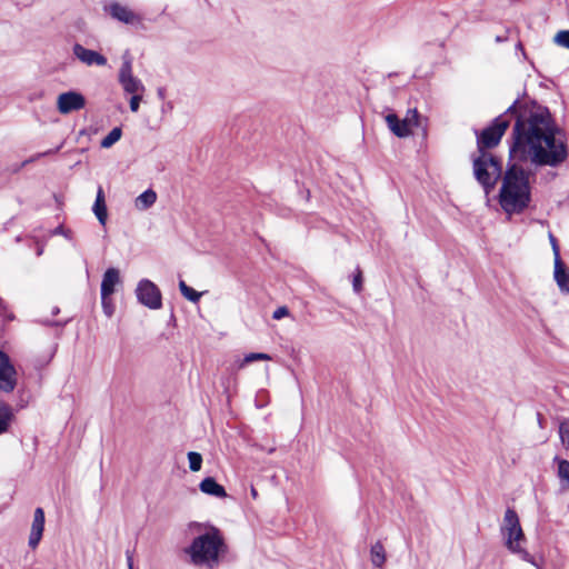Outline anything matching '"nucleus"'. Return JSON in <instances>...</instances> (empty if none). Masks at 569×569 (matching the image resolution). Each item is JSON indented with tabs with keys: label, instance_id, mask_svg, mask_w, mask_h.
I'll list each match as a JSON object with an SVG mask.
<instances>
[{
	"label": "nucleus",
	"instance_id": "nucleus-1",
	"mask_svg": "<svg viewBox=\"0 0 569 569\" xmlns=\"http://www.w3.org/2000/svg\"><path fill=\"white\" fill-rule=\"evenodd\" d=\"M512 119H516V122L509 150L511 159L552 168L567 159L568 150L560 129L548 108L536 102L519 106L515 102L498 116L492 124L478 136L479 151L496 147Z\"/></svg>",
	"mask_w": 569,
	"mask_h": 569
},
{
	"label": "nucleus",
	"instance_id": "nucleus-2",
	"mask_svg": "<svg viewBox=\"0 0 569 569\" xmlns=\"http://www.w3.org/2000/svg\"><path fill=\"white\" fill-rule=\"evenodd\" d=\"M529 172L517 164L510 166L505 172L499 191V204L507 214L521 213L529 206Z\"/></svg>",
	"mask_w": 569,
	"mask_h": 569
},
{
	"label": "nucleus",
	"instance_id": "nucleus-3",
	"mask_svg": "<svg viewBox=\"0 0 569 569\" xmlns=\"http://www.w3.org/2000/svg\"><path fill=\"white\" fill-rule=\"evenodd\" d=\"M192 529L200 532L187 549L194 566L212 569L218 566L220 555L224 552L226 545L220 530L208 523H193Z\"/></svg>",
	"mask_w": 569,
	"mask_h": 569
},
{
	"label": "nucleus",
	"instance_id": "nucleus-4",
	"mask_svg": "<svg viewBox=\"0 0 569 569\" xmlns=\"http://www.w3.org/2000/svg\"><path fill=\"white\" fill-rule=\"evenodd\" d=\"M500 532L505 546L510 552L518 555L523 561L532 562V557L522 547L526 537L520 526L519 517L513 509L509 508L506 510Z\"/></svg>",
	"mask_w": 569,
	"mask_h": 569
},
{
	"label": "nucleus",
	"instance_id": "nucleus-5",
	"mask_svg": "<svg viewBox=\"0 0 569 569\" xmlns=\"http://www.w3.org/2000/svg\"><path fill=\"white\" fill-rule=\"evenodd\" d=\"M479 152V157L473 160V173L478 182L485 188L486 193H488L501 174V166L489 152Z\"/></svg>",
	"mask_w": 569,
	"mask_h": 569
},
{
	"label": "nucleus",
	"instance_id": "nucleus-6",
	"mask_svg": "<svg viewBox=\"0 0 569 569\" xmlns=\"http://www.w3.org/2000/svg\"><path fill=\"white\" fill-rule=\"evenodd\" d=\"M385 120L390 131L399 138L413 134L415 129H420L423 134L427 132V119L421 118L416 108L409 109L402 120L395 113L387 114Z\"/></svg>",
	"mask_w": 569,
	"mask_h": 569
},
{
	"label": "nucleus",
	"instance_id": "nucleus-7",
	"mask_svg": "<svg viewBox=\"0 0 569 569\" xmlns=\"http://www.w3.org/2000/svg\"><path fill=\"white\" fill-rule=\"evenodd\" d=\"M118 81L122 90L128 94L144 93L146 87L142 81L133 74L132 58L129 53L122 56V63L119 69Z\"/></svg>",
	"mask_w": 569,
	"mask_h": 569
},
{
	"label": "nucleus",
	"instance_id": "nucleus-8",
	"mask_svg": "<svg viewBox=\"0 0 569 569\" xmlns=\"http://www.w3.org/2000/svg\"><path fill=\"white\" fill-rule=\"evenodd\" d=\"M136 296L138 301L149 309L158 310L162 306L159 288L148 279H142L138 282Z\"/></svg>",
	"mask_w": 569,
	"mask_h": 569
},
{
	"label": "nucleus",
	"instance_id": "nucleus-9",
	"mask_svg": "<svg viewBox=\"0 0 569 569\" xmlns=\"http://www.w3.org/2000/svg\"><path fill=\"white\" fill-rule=\"evenodd\" d=\"M86 106V98L78 91L62 92L57 98V109L61 114L79 111Z\"/></svg>",
	"mask_w": 569,
	"mask_h": 569
},
{
	"label": "nucleus",
	"instance_id": "nucleus-10",
	"mask_svg": "<svg viewBox=\"0 0 569 569\" xmlns=\"http://www.w3.org/2000/svg\"><path fill=\"white\" fill-rule=\"evenodd\" d=\"M17 386V371L11 365L9 357L0 351V390L12 392Z\"/></svg>",
	"mask_w": 569,
	"mask_h": 569
},
{
	"label": "nucleus",
	"instance_id": "nucleus-11",
	"mask_svg": "<svg viewBox=\"0 0 569 569\" xmlns=\"http://www.w3.org/2000/svg\"><path fill=\"white\" fill-rule=\"evenodd\" d=\"M107 10L113 19L126 24H138L142 20L141 17L129 7L122 6L118 2L111 3Z\"/></svg>",
	"mask_w": 569,
	"mask_h": 569
},
{
	"label": "nucleus",
	"instance_id": "nucleus-12",
	"mask_svg": "<svg viewBox=\"0 0 569 569\" xmlns=\"http://www.w3.org/2000/svg\"><path fill=\"white\" fill-rule=\"evenodd\" d=\"M43 530H44V511L42 508L39 507L34 510L33 520L31 523L30 535H29V539H28V545L32 550H34L39 546V543L42 539Z\"/></svg>",
	"mask_w": 569,
	"mask_h": 569
},
{
	"label": "nucleus",
	"instance_id": "nucleus-13",
	"mask_svg": "<svg viewBox=\"0 0 569 569\" xmlns=\"http://www.w3.org/2000/svg\"><path fill=\"white\" fill-rule=\"evenodd\" d=\"M73 54L79 59L82 63L87 66H106L107 59L101 53L87 49L83 46L77 43L73 46Z\"/></svg>",
	"mask_w": 569,
	"mask_h": 569
},
{
	"label": "nucleus",
	"instance_id": "nucleus-14",
	"mask_svg": "<svg viewBox=\"0 0 569 569\" xmlns=\"http://www.w3.org/2000/svg\"><path fill=\"white\" fill-rule=\"evenodd\" d=\"M556 475L559 480V491L566 493L569 491V461L556 456L553 458Z\"/></svg>",
	"mask_w": 569,
	"mask_h": 569
},
{
	"label": "nucleus",
	"instance_id": "nucleus-15",
	"mask_svg": "<svg viewBox=\"0 0 569 569\" xmlns=\"http://www.w3.org/2000/svg\"><path fill=\"white\" fill-rule=\"evenodd\" d=\"M119 283H120L119 270L116 268L107 269L106 272L103 273L102 281H101V289H100L101 296H111L116 290V286Z\"/></svg>",
	"mask_w": 569,
	"mask_h": 569
},
{
	"label": "nucleus",
	"instance_id": "nucleus-16",
	"mask_svg": "<svg viewBox=\"0 0 569 569\" xmlns=\"http://www.w3.org/2000/svg\"><path fill=\"white\" fill-rule=\"evenodd\" d=\"M199 489L202 493L212 496L216 498H226L227 497L226 489L220 483H218L216 481V479L212 477L204 478L199 483Z\"/></svg>",
	"mask_w": 569,
	"mask_h": 569
},
{
	"label": "nucleus",
	"instance_id": "nucleus-17",
	"mask_svg": "<svg viewBox=\"0 0 569 569\" xmlns=\"http://www.w3.org/2000/svg\"><path fill=\"white\" fill-rule=\"evenodd\" d=\"M92 211L97 217L98 221L104 226L108 218L104 192L101 187L98 188L96 201L92 207Z\"/></svg>",
	"mask_w": 569,
	"mask_h": 569
},
{
	"label": "nucleus",
	"instance_id": "nucleus-18",
	"mask_svg": "<svg viewBox=\"0 0 569 569\" xmlns=\"http://www.w3.org/2000/svg\"><path fill=\"white\" fill-rule=\"evenodd\" d=\"M555 280L563 293H569V271L562 261H555Z\"/></svg>",
	"mask_w": 569,
	"mask_h": 569
},
{
	"label": "nucleus",
	"instance_id": "nucleus-19",
	"mask_svg": "<svg viewBox=\"0 0 569 569\" xmlns=\"http://www.w3.org/2000/svg\"><path fill=\"white\" fill-rule=\"evenodd\" d=\"M157 201V193L152 189H148L139 194L134 200V207L140 210H147Z\"/></svg>",
	"mask_w": 569,
	"mask_h": 569
},
{
	"label": "nucleus",
	"instance_id": "nucleus-20",
	"mask_svg": "<svg viewBox=\"0 0 569 569\" xmlns=\"http://www.w3.org/2000/svg\"><path fill=\"white\" fill-rule=\"evenodd\" d=\"M370 560H371V563L376 568H378V569L383 568L387 557H386V551H385L383 545L380 541H377L376 543H373L371 546Z\"/></svg>",
	"mask_w": 569,
	"mask_h": 569
},
{
	"label": "nucleus",
	"instance_id": "nucleus-21",
	"mask_svg": "<svg viewBox=\"0 0 569 569\" xmlns=\"http://www.w3.org/2000/svg\"><path fill=\"white\" fill-rule=\"evenodd\" d=\"M12 418L11 408L7 403L0 402V435L9 429Z\"/></svg>",
	"mask_w": 569,
	"mask_h": 569
},
{
	"label": "nucleus",
	"instance_id": "nucleus-22",
	"mask_svg": "<svg viewBox=\"0 0 569 569\" xmlns=\"http://www.w3.org/2000/svg\"><path fill=\"white\" fill-rule=\"evenodd\" d=\"M179 289L181 295L191 302H198L202 296L201 292H198L193 288L189 287L183 280L179 282Z\"/></svg>",
	"mask_w": 569,
	"mask_h": 569
},
{
	"label": "nucleus",
	"instance_id": "nucleus-23",
	"mask_svg": "<svg viewBox=\"0 0 569 569\" xmlns=\"http://www.w3.org/2000/svg\"><path fill=\"white\" fill-rule=\"evenodd\" d=\"M121 129L113 128L100 142L101 148L108 149L112 147L121 138Z\"/></svg>",
	"mask_w": 569,
	"mask_h": 569
},
{
	"label": "nucleus",
	"instance_id": "nucleus-24",
	"mask_svg": "<svg viewBox=\"0 0 569 569\" xmlns=\"http://www.w3.org/2000/svg\"><path fill=\"white\" fill-rule=\"evenodd\" d=\"M259 360L269 361V360H271V357L264 352H251V353H248L244 356V358L240 362L239 367L243 368L246 365L253 362V361H259Z\"/></svg>",
	"mask_w": 569,
	"mask_h": 569
},
{
	"label": "nucleus",
	"instance_id": "nucleus-25",
	"mask_svg": "<svg viewBox=\"0 0 569 569\" xmlns=\"http://www.w3.org/2000/svg\"><path fill=\"white\" fill-rule=\"evenodd\" d=\"M188 461L190 470L197 472L201 469L202 456L199 452L190 451L188 452Z\"/></svg>",
	"mask_w": 569,
	"mask_h": 569
},
{
	"label": "nucleus",
	"instance_id": "nucleus-26",
	"mask_svg": "<svg viewBox=\"0 0 569 569\" xmlns=\"http://www.w3.org/2000/svg\"><path fill=\"white\" fill-rule=\"evenodd\" d=\"M559 436L561 443L569 449V419H566L559 425Z\"/></svg>",
	"mask_w": 569,
	"mask_h": 569
},
{
	"label": "nucleus",
	"instance_id": "nucleus-27",
	"mask_svg": "<svg viewBox=\"0 0 569 569\" xmlns=\"http://www.w3.org/2000/svg\"><path fill=\"white\" fill-rule=\"evenodd\" d=\"M110 297L111 296H101L102 309H103L104 315L108 318L112 317V315L114 312V305H113L112 299Z\"/></svg>",
	"mask_w": 569,
	"mask_h": 569
},
{
	"label": "nucleus",
	"instance_id": "nucleus-28",
	"mask_svg": "<svg viewBox=\"0 0 569 569\" xmlns=\"http://www.w3.org/2000/svg\"><path fill=\"white\" fill-rule=\"evenodd\" d=\"M555 42L563 48L569 49V30H561L555 36Z\"/></svg>",
	"mask_w": 569,
	"mask_h": 569
},
{
	"label": "nucleus",
	"instance_id": "nucleus-29",
	"mask_svg": "<svg viewBox=\"0 0 569 569\" xmlns=\"http://www.w3.org/2000/svg\"><path fill=\"white\" fill-rule=\"evenodd\" d=\"M130 96H131L130 102H129L130 110L136 113V112H138V110L140 108V103L142 101L143 93H136V94H130Z\"/></svg>",
	"mask_w": 569,
	"mask_h": 569
},
{
	"label": "nucleus",
	"instance_id": "nucleus-30",
	"mask_svg": "<svg viewBox=\"0 0 569 569\" xmlns=\"http://www.w3.org/2000/svg\"><path fill=\"white\" fill-rule=\"evenodd\" d=\"M352 287L356 292H360L362 290V274L360 270H358L353 277Z\"/></svg>",
	"mask_w": 569,
	"mask_h": 569
},
{
	"label": "nucleus",
	"instance_id": "nucleus-31",
	"mask_svg": "<svg viewBox=\"0 0 569 569\" xmlns=\"http://www.w3.org/2000/svg\"><path fill=\"white\" fill-rule=\"evenodd\" d=\"M549 239H550V243L552 246L555 261H561L560 251H559V247H558L556 238L552 234H549Z\"/></svg>",
	"mask_w": 569,
	"mask_h": 569
},
{
	"label": "nucleus",
	"instance_id": "nucleus-32",
	"mask_svg": "<svg viewBox=\"0 0 569 569\" xmlns=\"http://www.w3.org/2000/svg\"><path fill=\"white\" fill-rule=\"evenodd\" d=\"M289 315V310L287 307H279L277 308L273 313H272V318L274 320H280L282 319L283 317H287Z\"/></svg>",
	"mask_w": 569,
	"mask_h": 569
},
{
	"label": "nucleus",
	"instance_id": "nucleus-33",
	"mask_svg": "<svg viewBox=\"0 0 569 569\" xmlns=\"http://www.w3.org/2000/svg\"><path fill=\"white\" fill-rule=\"evenodd\" d=\"M59 149H60V147H58L54 150H47L44 152H39V153L34 154L33 157H31L29 160H27L24 163H29V162L36 161V160H38V159H40L42 157L52 154V153L57 152Z\"/></svg>",
	"mask_w": 569,
	"mask_h": 569
},
{
	"label": "nucleus",
	"instance_id": "nucleus-34",
	"mask_svg": "<svg viewBox=\"0 0 569 569\" xmlns=\"http://www.w3.org/2000/svg\"><path fill=\"white\" fill-rule=\"evenodd\" d=\"M128 569H133V558L130 555H127Z\"/></svg>",
	"mask_w": 569,
	"mask_h": 569
},
{
	"label": "nucleus",
	"instance_id": "nucleus-35",
	"mask_svg": "<svg viewBox=\"0 0 569 569\" xmlns=\"http://www.w3.org/2000/svg\"><path fill=\"white\" fill-rule=\"evenodd\" d=\"M54 234H63V236L68 237V233L63 231L62 227H58L54 230Z\"/></svg>",
	"mask_w": 569,
	"mask_h": 569
},
{
	"label": "nucleus",
	"instance_id": "nucleus-36",
	"mask_svg": "<svg viewBox=\"0 0 569 569\" xmlns=\"http://www.w3.org/2000/svg\"><path fill=\"white\" fill-rule=\"evenodd\" d=\"M251 496L254 499L258 497V492H257L256 488H253V487L251 488Z\"/></svg>",
	"mask_w": 569,
	"mask_h": 569
},
{
	"label": "nucleus",
	"instance_id": "nucleus-37",
	"mask_svg": "<svg viewBox=\"0 0 569 569\" xmlns=\"http://www.w3.org/2000/svg\"><path fill=\"white\" fill-rule=\"evenodd\" d=\"M496 41H497V42H501V41H503V38H501V37H497V38H496Z\"/></svg>",
	"mask_w": 569,
	"mask_h": 569
},
{
	"label": "nucleus",
	"instance_id": "nucleus-38",
	"mask_svg": "<svg viewBox=\"0 0 569 569\" xmlns=\"http://www.w3.org/2000/svg\"><path fill=\"white\" fill-rule=\"evenodd\" d=\"M159 97H163L162 90L158 91Z\"/></svg>",
	"mask_w": 569,
	"mask_h": 569
}]
</instances>
